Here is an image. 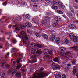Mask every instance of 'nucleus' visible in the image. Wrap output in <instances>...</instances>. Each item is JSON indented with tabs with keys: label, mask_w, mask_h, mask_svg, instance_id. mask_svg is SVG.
I'll return each instance as SVG.
<instances>
[{
	"label": "nucleus",
	"mask_w": 78,
	"mask_h": 78,
	"mask_svg": "<svg viewBox=\"0 0 78 78\" xmlns=\"http://www.w3.org/2000/svg\"><path fill=\"white\" fill-rule=\"evenodd\" d=\"M29 45H32V46H33V45H34V44L32 43H30Z\"/></svg>",
	"instance_id": "nucleus-58"
},
{
	"label": "nucleus",
	"mask_w": 78,
	"mask_h": 78,
	"mask_svg": "<svg viewBox=\"0 0 78 78\" xmlns=\"http://www.w3.org/2000/svg\"><path fill=\"white\" fill-rule=\"evenodd\" d=\"M0 44H1V43H0ZM0 48L1 49H2V48H3V46H0Z\"/></svg>",
	"instance_id": "nucleus-57"
},
{
	"label": "nucleus",
	"mask_w": 78,
	"mask_h": 78,
	"mask_svg": "<svg viewBox=\"0 0 78 78\" xmlns=\"http://www.w3.org/2000/svg\"><path fill=\"white\" fill-rule=\"evenodd\" d=\"M71 48L74 50H78V47L76 46L72 47Z\"/></svg>",
	"instance_id": "nucleus-21"
},
{
	"label": "nucleus",
	"mask_w": 78,
	"mask_h": 78,
	"mask_svg": "<svg viewBox=\"0 0 78 78\" xmlns=\"http://www.w3.org/2000/svg\"><path fill=\"white\" fill-rule=\"evenodd\" d=\"M70 38L71 39L73 42H78V36H74V35L72 33H70L69 34Z\"/></svg>",
	"instance_id": "nucleus-3"
},
{
	"label": "nucleus",
	"mask_w": 78,
	"mask_h": 78,
	"mask_svg": "<svg viewBox=\"0 0 78 78\" xmlns=\"http://www.w3.org/2000/svg\"><path fill=\"white\" fill-rule=\"evenodd\" d=\"M69 28V29H75V25L73 24H71L70 25Z\"/></svg>",
	"instance_id": "nucleus-11"
},
{
	"label": "nucleus",
	"mask_w": 78,
	"mask_h": 78,
	"mask_svg": "<svg viewBox=\"0 0 78 78\" xmlns=\"http://www.w3.org/2000/svg\"><path fill=\"white\" fill-rule=\"evenodd\" d=\"M30 17H31V16L29 14H27L25 16V18H26V19H28Z\"/></svg>",
	"instance_id": "nucleus-18"
},
{
	"label": "nucleus",
	"mask_w": 78,
	"mask_h": 78,
	"mask_svg": "<svg viewBox=\"0 0 78 78\" xmlns=\"http://www.w3.org/2000/svg\"><path fill=\"white\" fill-rule=\"evenodd\" d=\"M36 62V60H35V59H33L31 61V62H32V63H34V62Z\"/></svg>",
	"instance_id": "nucleus-38"
},
{
	"label": "nucleus",
	"mask_w": 78,
	"mask_h": 78,
	"mask_svg": "<svg viewBox=\"0 0 78 78\" xmlns=\"http://www.w3.org/2000/svg\"><path fill=\"white\" fill-rule=\"evenodd\" d=\"M67 65L68 66H71V64H68Z\"/></svg>",
	"instance_id": "nucleus-59"
},
{
	"label": "nucleus",
	"mask_w": 78,
	"mask_h": 78,
	"mask_svg": "<svg viewBox=\"0 0 78 78\" xmlns=\"http://www.w3.org/2000/svg\"><path fill=\"white\" fill-rule=\"evenodd\" d=\"M55 19L56 22H59L61 21V18L58 17L57 16L55 17Z\"/></svg>",
	"instance_id": "nucleus-15"
},
{
	"label": "nucleus",
	"mask_w": 78,
	"mask_h": 78,
	"mask_svg": "<svg viewBox=\"0 0 78 78\" xmlns=\"http://www.w3.org/2000/svg\"><path fill=\"white\" fill-rule=\"evenodd\" d=\"M22 64H20V65H18V66H16V69H20L21 67H22Z\"/></svg>",
	"instance_id": "nucleus-20"
},
{
	"label": "nucleus",
	"mask_w": 78,
	"mask_h": 78,
	"mask_svg": "<svg viewBox=\"0 0 78 78\" xmlns=\"http://www.w3.org/2000/svg\"><path fill=\"white\" fill-rule=\"evenodd\" d=\"M53 60L55 62H59V59H54Z\"/></svg>",
	"instance_id": "nucleus-32"
},
{
	"label": "nucleus",
	"mask_w": 78,
	"mask_h": 78,
	"mask_svg": "<svg viewBox=\"0 0 78 78\" xmlns=\"http://www.w3.org/2000/svg\"><path fill=\"white\" fill-rule=\"evenodd\" d=\"M70 10L71 11V12H73V7H70Z\"/></svg>",
	"instance_id": "nucleus-34"
},
{
	"label": "nucleus",
	"mask_w": 78,
	"mask_h": 78,
	"mask_svg": "<svg viewBox=\"0 0 78 78\" xmlns=\"http://www.w3.org/2000/svg\"><path fill=\"white\" fill-rule=\"evenodd\" d=\"M16 61H14L13 62V66H16Z\"/></svg>",
	"instance_id": "nucleus-46"
},
{
	"label": "nucleus",
	"mask_w": 78,
	"mask_h": 78,
	"mask_svg": "<svg viewBox=\"0 0 78 78\" xmlns=\"http://www.w3.org/2000/svg\"><path fill=\"white\" fill-rule=\"evenodd\" d=\"M32 27V25H31V24L30 23L29 24L28 26H27V27H28L29 28H31Z\"/></svg>",
	"instance_id": "nucleus-45"
},
{
	"label": "nucleus",
	"mask_w": 78,
	"mask_h": 78,
	"mask_svg": "<svg viewBox=\"0 0 78 78\" xmlns=\"http://www.w3.org/2000/svg\"><path fill=\"white\" fill-rule=\"evenodd\" d=\"M17 55H19V56H22L21 54L16 53H15V55L13 56L14 58H16L17 57Z\"/></svg>",
	"instance_id": "nucleus-25"
},
{
	"label": "nucleus",
	"mask_w": 78,
	"mask_h": 78,
	"mask_svg": "<svg viewBox=\"0 0 78 78\" xmlns=\"http://www.w3.org/2000/svg\"><path fill=\"white\" fill-rule=\"evenodd\" d=\"M42 37L44 38V39H47L48 37V36L45 34H43Z\"/></svg>",
	"instance_id": "nucleus-16"
},
{
	"label": "nucleus",
	"mask_w": 78,
	"mask_h": 78,
	"mask_svg": "<svg viewBox=\"0 0 78 78\" xmlns=\"http://www.w3.org/2000/svg\"><path fill=\"white\" fill-rule=\"evenodd\" d=\"M9 72L10 73H11L12 75H14V74H15L17 72V70H13L12 71L10 70L9 71Z\"/></svg>",
	"instance_id": "nucleus-10"
},
{
	"label": "nucleus",
	"mask_w": 78,
	"mask_h": 78,
	"mask_svg": "<svg viewBox=\"0 0 78 78\" xmlns=\"http://www.w3.org/2000/svg\"><path fill=\"white\" fill-rule=\"evenodd\" d=\"M32 2H35V1H36V0H31Z\"/></svg>",
	"instance_id": "nucleus-62"
},
{
	"label": "nucleus",
	"mask_w": 78,
	"mask_h": 78,
	"mask_svg": "<svg viewBox=\"0 0 78 78\" xmlns=\"http://www.w3.org/2000/svg\"><path fill=\"white\" fill-rule=\"evenodd\" d=\"M35 34L36 36H37V37H40V36H39V33H36Z\"/></svg>",
	"instance_id": "nucleus-43"
},
{
	"label": "nucleus",
	"mask_w": 78,
	"mask_h": 78,
	"mask_svg": "<svg viewBox=\"0 0 78 78\" xmlns=\"http://www.w3.org/2000/svg\"><path fill=\"white\" fill-rule=\"evenodd\" d=\"M52 8L53 9H58V7L56 6L53 5L52 6Z\"/></svg>",
	"instance_id": "nucleus-19"
},
{
	"label": "nucleus",
	"mask_w": 78,
	"mask_h": 78,
	"mask_svg": "<svg viewBox=\"0 0 78 78\" xmlns=\"http://www.w3.org/2000/svg\"><path fill=\"white\" fill-rule=\"evenodd\" d=\"M34 46L35 47L37 46V47H38L39 48H42V45L41 44H37V45H34Z\"/></svg>",
	"instance_id": "nucleus-24"
},
{
	"label": "nucleus",
	"mask_w": 78,
	"mask_h": 78,
	"mask_svg": "<svg viewBox=\"0 0 78 78\" xmlns=\"http://www.w3.org/2000/svg\"><path fill=\"white\" fill-rule=\"evenodd\" d=\"M62 78H66V76L65 74H63L62 76Z\"/></svg>",
	"instance_id": "nucleus-44"
},
{
	"label": "nucleus",
	"mask_w": 78,
	"mask_h": 78,
	"mask_svg": "<svg viewBox=\"0 0 78 78\" xmlns=\"http://www.w3.org/2000/svg\"><path fill=\"white\" fill-rule=\"evenodd\" d=\"M3 5L4 6H5V5H6V2H4V3L3 4Z\"/></svg>",
	"instance_id": "nucleus-55"
},
{
	"label": "nucleus",
	"mask_w": 78,
	"mask_h": 78,
	"mask_svg": "<svg viewBox=\"0 0 78 78\" xmlns=\"http://www.w3.org/2000/svg\"><path fill=\"white\" fill-rule=\"evenodd\" d=\"M0 76L1 78H4V76H5V73H0Z\"/></svg>",
	"instance_id": "nucleus-22"
},
{
	"label": "nucleus",
	"mask_w": 78,
	"mask_h": 78,
	"mask_svg": "<svg viewBox=\"0 0 78 78\" xmlns=\"http://www.w3.org/2000/svg\"><path fill=\"white\" fill-rule=\"evenodd\" d=\"M5 67H7V68H9V65H5Z\"/></svg>",
	"instance_id": "nucleus-56"
},
{
	"label": "nucleus",
	"mask_w": 78,
	"mask_h": 78,
	"mask_svg": "<svg viewBox=\"0 0 78 78\" xmlns=\"http://www.w3.org/2000/svg\"><path fill=\"white\" fill-rule=\"evenodd\" d=\"M21 5H25V2H22L21 3Z\"/></svg>",
	"instance_id": "nucleus-47"
},
{
	"label": "nucleus",
	"mask_w": 78,
	"mask_h": 78,
	"mask_svg": "<svg viewBox=\"0 0 78 78\" xmlns=\"http://www.w3.org/2000/svg\"><path fill=\"white\" fill-rule=\"evenodd\" d=\"M20 37H22V39H23L22 41L23 42L24 44H26V41H28L29 39V38L27 35V33L26 32L23 31H22L20 33V35H19Z\"/></svg>",
	"instance_id": "nucleus-1"
},
{
	"label": "nucleus",
	"mask_w": 78,
	"mask_h": 78,
	"mask_svg": "<svg viewBox=\"0 0 78 78\" xmlns=\"http://www.w3.org/2000/svg\"><path fill=\"white\" fill-rule=\"evenodd\" d=\"M58 5L60 8H62V9H64L65 8V6L64 5L63 3H62L61 2H58Z\"/></svg>",
	"instance_id": "nucleus-7"
},
{
	"label": "nucleus",
	"mask_w": 78,
	"mask_h": 78,
	"mask_svg": "<svg viewBox=\"0 0 78 78\" xmlns=\"http://www.w3.org/2000/svg\"><path fill=\"white\" fill-rule=\"evenodd\" d=\"M64 42L65 44H68L69 42V41L67 39H65L64 40Z\"/></svg>",
	"instance_id": "nucleus-28"
},
{
	"label": "nucleus",
	"mask_w": 78,
	"mask_h": 78,
	"mask_svg": "<svg viewBox=\"0 0 78 78\" xmlns=\"http://www.w3.org/2000/svg\"><path fill=\"white\" fill-rule=\"evenodd\" d=\"M31 53L33 54V53H36L38 55H41L42 54V51L38 50L37 48H35L33 50L32 49Z\"/></svg>",
	"instance_id": "nucleus-5"
},
{
	"label": "nucleus",
	"mask_w": 78,
	"mask_h": 78,
	"mask_svg": "<svg viewBox=\"0 0 78 78\" xmlns=\"http://www.w3.org/2000/svg\"><path fill=\"white\" fill-rule=\"evenodd\" d=\"M55 41L57 44H59L61 42L60 38L59 37H57Z\"/></svg>",
	"instance_id": "nucleus-9"
},
{
	"label": "nucleus",
	"mask_w": 78,
	"mask_h": 78,
	"mask_svg": "<svg viewBox=\"0 0 78 78\" xmlns=\"http://www.w3.org/2000/svg\"><path fill=\"white\" fill-rule=\"evenodd\" d=\"M52 69H56V65H54L52 67Z\"/></svg>",
	"instance_id": "nucleus-50"
},
{
	"label": "nucleus",
	"mask_w": 78,
	"mask_h": 78,
	"mask_svg": "<svg viewBox=\"0 0 78 78\" xmlns=\"http://www.w3.org/2000/svg\"><path fill=\"white\" fill-rule=\"evenodd\" d=\"M51 1V0H46V2L47 3H50Z\"/></svg>",
	"instance_id": "nucleus-41"
},
{
	"label": "nucleus",
	"mask_w": 78,
	"mask_h": 78,
	"mask_svg": "<svg viewBox=\"0 0 78 78\" xmlns=\"http://www.w3.org/2000/svg\"><path fill=\"white\" fill-rule=\"evenodd\" d=\"M75 62H76V60L73 59V62H72V64H73V65H75Z\"/></svg>",
	"instance_id": "nucleus-37"
},
{
	"label": "nucleus",
	"mask_w": 78,
	"mask_h": 78,
	"mask_svg": "<svg viewBox=\"0 0 78 78\" xmlns=\"http://www.w3.org/2000/svg\"><path fill=\"white\" fill-rule=\"evenodd\" d=\"M52 3L53 4V5H58V4L57 2H56V1H52Z\"/></svg>",
	"instance_id": "nucleus-23"
},
{
	"label": "nucleus",
	"mask_w": 78,
	"mask_h": 78,
	"mask_svg": "<svg viewBox=\"0 0 78 78\" xmlns=\"http://www.w3.org/2000/svg\"><path fill=\"white\" fill-rule=\"evenodd\" d=\"M45 20H46V21H49V20H50V17L48 16H47L45 18Z\"/></svg>",
	"instance_id": "nucleus-30"
},
{
	"label": "nucleus",
	"mask_w": 78,
	"mask_h": 78,
	"mask_svg": "<svg viewBox=\"0 0 78 78\" xmlns=\"http://www.w3.org/2000/svg\"><path fill=\"white\" fill-rule=\"evenodd\" d=\"M58 23H57L56 22H55L53 24V26L54 27H57L58 26Z\"/></svg>",
	"instance_id": "nucleus-29"
},
{
	"label": "nucleus",
	"mask_w": 78,
	"mask_h": 78,
	"mask_svg": "<svg viewBox=\"0 0 78 78\" xmlns=\"http://www.w3.org/2000/svg\"><path fill=\"white\" fill-rule=\"evenodd\" d=\"M17 27V25H15L13 26V27Z\"/></svg>",
	"instance_id": "nucleus-61"
},
{
	"label": "nucleus",
	"mask_w": 78,
	"mask_h": 78,
	"mask_svg": "<svg viewBox=\"0 0 78 78\" xmlns=\"http://www.w3.org/2000/svg\"><path fill=\"white\" fill-rule=\"evenodd\" d=\"M40 70L41 71H42V70H44V68H41L40 69Z\"/></svg>",
	"instance_id": "nucleus-51"
},
{
	"label": "nucleus",
	"mask_w": 78,
	"mask_h": 78,
	"mask_svg": "<svg viewBox=\"0 0 78 78\" xmlns=\"http://www.w3.org/2000/svg\"><path fill=\"white\" fill-rule=\"evenodd\" d=\"M59 57L58 56V57H56V58H54V59H59Z\"/></svg>",
	"instance_id": "nucleus-54"
},
{
	"label": "nucleus",
	"mask_w": 78,
	"mask_h": 78,
	"mask_svg": "<svg viewBox=\"0 0 78 78\" xmlns=\"http://www.w3.org/2000/svg\"><path fill=\"white\" fill-rule=\"evenodd\" d=\"M16 62L18 64H19V63H20V59H18L16 60Z\"/></svg>",
	"instance_id": "nucleus-48"
},
{
	"label": "nucleus",
	"mask_w": 78,
	"mask_h": 78,
	"mask_svg": "<svg viewBox=\"0 0 78 78\" xmlns=\"http://www.w3.org/2000/svg\"><path fill=\"white\" fill-rule=\"evenodd\" d=\"M20 20V18L19 17H16V19H15V21H18Z\"/></svg>",
	"instance_id": "nucleus-39"
},
{
	"label": "nucleus",
	"mask_w": 78,
	"mask_h": 78,
	"mask_svg": "<svg viewBox=\"0 0 78 78\" xmlns=\"http://www.w3.org/2000/svg\"><path fill=\"white\" fill-rule=\"evenodd\" d=\"M12 42L13 44H16L17 42V40L16 39H14L12 41Z\"/></svg>",
	"instance_id": "nucleus-40"
},
{
	"label": "nucleus",
	"mask_w": 78,
	"mask_h": 78,
	"mask_svg": "<svg viewBox=\"0 0 78 78\" xmlns=\"http://www.w3.org/2000/svg\"><path fill=\"white\" fill-rule=\"evenodd\" d=\"M9 55V53H7V54L5 55V58H8V56Z\"/></svg>",
	"instance_id": "nucleus-36"
},
{
	"label": "nucleus",
	"mask_w": 78,
	"mask_h": 78,
	"mask_svg": "<svg viewBox=\"0 0 78 78\" xmlns=\"http://www.w3.org/2000/svg\"><path fill=\"white\" fill-rule=\"evenodd\" d=\"M56 68H58V69H59V68H60V67H59V65H56Z\"/></svg>",
	"instance_id": "nucleus-49"
},
{
	"label": "nucleus",
	"mask_w": 78,
	"mask_h": 78,
	"mask_svg": "<svg viewBox=\"0 0 78 78\" xmlns=\"http://www.w3.org/2000/svg\"><path fill=\"white\" fill-rule=\"evenodd\" d=\"M15 75L16 76H17L18 77H20L21 76V73L18 72L15 74Z\"/></svg>",
	"instance_id": "nucleus-13"
},
{
	"label": "nucleus",
	"mask_w": 78,
	"mask_h": 78,
	"mask_svg": "<svg viewBox=\"0 0 78 78\" xmlns=\"http://www.w3.org/2000/svg\"><path fill=\"white\" fill-rule=\"evenodd\" d=\"M59 51H60V54H63V52H66V49L65 48L61 47L59 48Z\"/></svg>",
	"instance_id": "nucleus-6"
},
{
	"label": "nucleus",
	"mask_w": 78,
	"mask_h": 78,
	"mask_svg": "<svg viewBox=\"0 0 78 78\" xmlns=\"http://www.w3.org/2000/svg\"><path fill=\"white\" fill-rule=\"evenodd\" d=\"M31 58H36V56L35 55H33L32 56H31Z\"/></svg>",
	"instance_id": "nucleus-42"
},
{
	"label": "nucleus",
	"mask_w": 78,
	"mask_h": 78,
	"mask_svg": "<svg viewBox=\"0 0 78 78\" xmlns=\"http://www.w3.org/2000/svg\"><path fill=\"white\" fill-rule=\"evenodd\" d=\"M16 48H12V50H11V53H12V51L13 52H15V51H16Z\"/></svg>",
	"instance_id": "nucleus-27"
},
{
	"label": "nucleus",
	"mask_w": 78,
	"mask_h": 78,
	"mask_svg": "<svg viewBox=\"0 0 78 78\" xmlns=\"http://www.w3.org/2000/svg\"><path fill=\"white\" fill-rule=\"evenodd\" d=\"M1 33H3V31L2 30H1Z\"/></svg>",
	"instance_id": "nucleus-64"
},
{
	"label": "nucleus",
	"mask_w": 78,
	"mask_h": 78,
	"mask_svg": "<svg viewBox=\"0 0 78 78\" xmlns=\"http://www.w3.org/2000/svg\"><path fill=\"white\" fill-rule=\"evenodd\" d=\"M44 53L45 55H47V54H50L51 56H50V55H46L44 57V59H47V58H48V59H52V58H54V57L52 56L53 55V52L52 51H48L47 49H45L44 51Z\"/></svg>",
	"instance_id": "nucleus-2"
},
{
	"label": "nucleus",
	"mask_w": 78,
	"mask_h": 78,
	"mask_svg": "<svg viewBox=\"0 0 78 78\" xmlns=\"http://www.w3.org/2000/svg\"><path fill=\"white\" fill-rule=\"evenodd\" d=\"M56 78H61V75L59 74H56Z\"/></svg>",
	"instance_id": "nucleus-31"
},
{
	"label": "nucleus",
	"mask_w": 78,
	"mask_h": 78,
	"mask_svg": "<svg viewBox=\"0 0 78 78\" xmlns=\"http://www.w3.org/2000/svg\"><path fill=\"white\" fill-rule=\"evenodd\" d=\"M76 2L77 3H78V0H75Z\"/></svg>",
	"instance_id": "nucleus-60"
},
{
	"label": "nucleus",
	"mask_w": 78,
	"mask_h": 78,
	"mask_svg": "<svg viewBox=\"0 0 78 78\" xmlns=\"http://www.w3.org/2000/svg\"><path fill=\"white\" fill-rule=\"evenodd\" d=\"M1 67H3V68H5V67H6V65L5 64V63H4L3 62H1Z\"/></svg>",
	"instance_id": "nucleus-17"
},
{
	"label": "nucleus",
	"mask_w": 78,
	"mask_h": 78,
	"mask_svg": "<svg viewBox=\"0 0 78 78\" xmlns=\"http://www.w3.org/2000/svg\"><path fill=\"white\" fill-rule=\"evenodd\" d=\"M42 24H43V25H45V24H46V22L43 21Z\"/></svg>",
	"instance_id": "nucleus-53"
},
{
	"label": "nucleus",
	"mask_w": 78,
	"mask_h": 78,
	"mask_svg": "<svg viewBox=\"0 0 78 78\" xmlns=\"http://www.w3.org/2000/svg\"><path fill=\"white\" fill-rule=\"evenodd\" d=\"M32 22H34V23H36V22H37V20L36 18L32 19Z\"/></svg>",
	"instance_id": "nucleus-33"
},
{
	"label": "nucleus",
	"mask_w": 78,
	"mask_h": 78,
	"mask_svg": "<svg viewBox=\"0 0 78 78\" xmlns=\"http://www.w3.org/2000/svg\"><path fill=\"white\" fill-rule=\"evenodd\" d=\"M73 73L74 75H77L78 74V70L76 69H73Z\"/></svg>",
	"instance_id": "nucleus-14"
},
{
	"label": "nucleus",
	"mask_w": 78,
	"mask_h": 78,
	"mask_svg": "<svg viewBox=\"0 0 78 78\" xmlns=\"http://www.w3.org/2000/svg\"><path fill=\"white\" fill-rule=\"evenodd\" d=\"M18 30H19V29L18 28H15V30L14 31V33L16 32V33H17V31Z\"/></svg>",
	"instance_id": "nucleus-35"
},
{
	"label": "nucleus",
	"mask_w": 78,
	"mask_h": 78,
	"mask_svg": "<svg viewBox=\"0 0 78 78\" xmlns=\"http://www.w3.org/2000/svg\"><path fill=\"white\" fill-rule=\"evenodd\" d=\"M12 27V26L11 25H10L8 27L9 28H11Z\"/></svg>",
	"instance_id": "nucleus-52"
},
{
	"label": "nucleus",
	"mask_w": 78,
	"mask_h": 78,
	"mask_svg": "<svg viewBox=\"0 0 78 78\" xmlns=\"http://www.w3.org/2000/svg\"><path fill=\"white\" fill-rule=\"evenodd\" d=\"M29 22H27L26 23H25V25H23L22 26H21V28H22V29H25L28 26V25H29Z\"/></svg>",
	"instance_id": "nucleus-8"
},
{
	"label": "nucleus",
	"mask_w": 78,
	"mask_h": 78,
	"mask_svg": "<svg viewBox=\"0 0 78 78\" xmlns=\"http://www.w3.org/2000/svg\"><path fill=\"white\" fill-rule=\"evenodd\" d=\"M70 54H71L70 52H68L65 53V55L66 56H65V55H62L61 57L62 58H66V59H69V57L71 58H73V55H70Z\"/></svg>",
	"instance_id": "nucleus-4"
},
{
	"label": "nucleus",
	"mask_w": 78,
	"mask_h": 78,
	"mask_svg": "<svg viewBox=\"0 0 78 78\" xmlns=\"http://www.w3.org/2000/svg\"><path fill=\"white\" fill-rule=\"evenodd\" d=\"M55 35H51L50 37V39L51 41H54L55 40Z\"/></svg>",
	"instance_id": "nucleus-12"
},
{
	"label": "nucleus",
	"mask_w": 78,
	"mask_h": 78,
	"mask_svg": "<svg viewBox=\"0 0 78 78\" xmlns=\"http://www.w3.org/2000/svg\"><path fill=\"white\" fill-rule=\"evenodd\" d=\"M22 72H25V69H22Z\"/></svg>",
	"instance_id": "nucleus-63"
},
{
	"label": "nucleus",
	"mask_w": 78,
	"mask_h": 78,
	"mask_svg": "<svg viewBox=\"0 0 78 78\" xmlns=\"http://www.w3.org/2000/svg\"><path fill=\"white\" fill-rule=\"evenodd\" d=\"M57 13H58V14H63V12H62L61 11L59 10H58L57 11Z\"/></svg>",
	"instance_id": "nucleus-26"
}]
</instances>
